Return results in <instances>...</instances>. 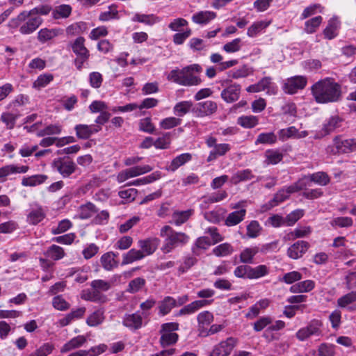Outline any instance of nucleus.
<instances>
[{"instance_id":"nucleus-57","label":"nucleus","mask_w":356,"mask_h":356,"mask_svg":"<svg viewBox=\"0 0 356 356\" xmlns=\"http://www.w3.org/2000/svg\"><path fill=\"white\" fill-rule=\"evenodd\" d=\"M161 177V172L159 171H155L146 177L134 180V181H132L130 184V185H133V186L145 185L147 184L152 183L154 181L159 179Z\"/></svg>"},{"instance_id":"nucleus-60","label":"nucleus","mask_w":356,"mask_h":356,"mask_svg":"<svg viewBox=\"0 0 356 356\" xmlns=\"http://www.w3.org/2000/svg\"><path fill=\"white\" fill-rule=\"evenodd\" d=\"M307 178L312 182L320 186H326L330 183L328 175L324 172H317L309 175Z\"/></svg>"},{"instance_id":"nucleus-34","label":"nucleus","mask_w":356,"mask_h":356,"mask_svg":"<svg viewBox=\"0 0 356 356\" xmlns=\"http://www.w3.org/2000/svg\"><path fill=\"white\" fill-rule=\"evenodd\" d=\"M315 287V282L311 280L298 282L290 287V291L293 293H307Z\"/></svg>"},{"instance_id":"nucleus-4","label":"nucleus","mask_w":356,"mask_h":356,"mask_svg":"<svg viewBox=\"0 0 356 356\" xmlns=\"http://www.w3.org/2000/svg\"><path fill=\"white\" fill-rule=\"evenodd\" d=\"M160 236L164 238L161 248L164 254L171 252L178 246H183L189 241V236L183 232H175L171 227L165 225L161 229Z\"/></svg>"},{"instance_id":"nucleus-46","label":"nucleus","mask_w":356,"mask_h":356,"mask_svg":"<svg viewBox=\"0 0 356 356\" xmlns=\"http://www.w3.org/2000/svg\"><path fill=\"white\" fill-rule=\"evenodd\" d=\"M290 195L285 188L280 190L274 196V197L266 204V209H270L277 206L284 200L289 197Z\"/></svg>"},{"instance_id":"nucleus-29","label":"nucleus","mask_w":356,"mask_h":356,"mask_svg":"<svg viewBox=\"0 0 356 356\" xmlns=\"http://www.w3.org/2000/svg\"><path fill=\"white\" fill-rule=\"evenodd\" d=\"M175 307H177L176 299L171 296H165L159 302V314L161 316H165Z\"/></svg>"},{"instance_id":"nucleus-59","label":"nucleus","mask_w":356,"mask_h":356,"mask_svg":"<svg viewBox=\"0 0 356 356\" xmlns=\"http://www.w3.org/2000/svg\"><path fill=\"white\" fill-rule=\"evenodd\" d=\"M330 224L334 228H347L353 225V220L350 217H336L330 220Z\"/></svg>"},{"instance_id":"nucleus-33","label":"nucleus","mask_w":356,"mask_h":356,"mask_svg":"<svg viewBox=\"0 0 356 356\" xmlns=\"http://www.w3.org/2000/svg\"><path fill=\"white\" fill-rule=\"evenodd\" d=\"M104 310L97 309L90 314L86 318V324L90 327H96L101 325L105 320Z\"/></svg>"},{"instance_id":"nucleus-2","label":"nucleus","mask_w":356,"mask_h":356,"mask_svg":"<svg viewBox=\"0 0 356 356\" xmlns=\"http://www.w3.org/2000/svg\"><path fill=\"white\" fill-rule=\"evenodd\" d=\"M202 67L199 64H192L183 67L175 69L168 74V80L184 86H198L202 83L200 74Z\"/></svg>"},{"instance_id":"nucleus-31","label":"nucleus","mask_w":356,"mask_h":356,"mask_svg":"<svg viewBox=\"0 0 356 356\" xmlns=\"http://www.w3.org/2000/svg\"><path fill=\"white\" fill-rule=\"evenodd\" d=\"M213 314L209 311L202 312L197 315L198 330L201 335L204 334L205 327L213 321Z\"/></svg>"},{"instance_id":"nucleus-43","label":"nucleus","mask_w":356,"mask_h":356,"mask_svg":"<svg viewBox=\"0 0 356 356\" xmlns=\"http://www.w3.org/2000/svg\"><path fill=\"white\" fill-rule=\"evenodd\" d=\"M259 83L261 91L266 90V93L270 95L277 94L278 88L277 85L272 81L271 77H264L259 81Z\"/></svg>"},{"instance_id":"nucleus-32","label":"nucleus","mask_w":356,"mask_h":356,"mask_svg":"<svg viewBox=\"0 0 356 356\" xmlns=\"http://www.w3.org/2000/svg\"><path fill=\"white\" fill-rule=\"evenodd\" d=\"M245 215V209H241L238 211L231 212L227 216L225 224L228 227L235 226L244 220Z\"/></svg>"},{"instance_id":"nucleus-40","label":"nucleus","mask_w":356,"mask_h":356,"mask_svg":"<svg viewBox=\"0 0 356 356\" xmlns=\"http://www.w3.org/2000/svg\"><path fill=\"white\" fill-rule=\"evenodd\" d=\"M312 232L309 226L298 227L293 231L288 233L284 238L287 240H295L298 238H303L309 236Z\"/></svg>"},{"instance_id":"nucleus-58","label":"nucleus","mask_w":356,"mask_h":356,"mask_svg":"<svg viewBox=\"0 0 356 356\" xmlns=\"http://www.w3.org/2000/svg\"><path fill=\"white\" fill-rule=\"evenodd\" d=\"M97 211L92 203H88L81 205L78 211L79 218L81 219H88L95 215Z\"/></svg>"},{"instance_id":"nucleus-25","label":"nucleus","mask_w":356,"mask_h":356,"mask_svg":"<svg viewBox=\"0 0 356 356\" xmlns=\"http://www.w3.org/2000/svg\"><path fill=\"white\" fill-rule=\"evenodd\" d=\"M212 302L213 300H195L181 309L178 315H188L193 314L200 309L210 305Z\"/></svg>"},{"instance_id":"nucleus-22","label":"nucleus","mask_w":356,"mask_h":356,"mask_svg":"<svg viewBox=\"0 0 356 356\" xmlns=\"http://www.w3.org/2000/svg\"><path fill=\"white\" fill-rule=\"evenodd\" d=\"M118 254L113 252H107L103 254L100 258V263L103 268L111 271L118 266V261L116 259Z\"/></svg>"},{"instance_id":"nucleus-41","label":"nucleus","mask_w":356,"mask_h":356,"mask_svg":"<svg viewBox=\"0 0 356 356\" xmlns=\"http://www.w3.org/2000/svg\"><path fill=\"white\" fill-rule=\"evenodd\" d=\"M254 175L250 169L238 170L235 172L231 177L230 181L236 185L241 181H247L254 178Z\"/></svg>"},{"instance_id":"nucleus-30","label":"nucleus","mask_w":356,"mask_h":356,"mask_svg":"<svg viewBox=\"0 0 356 356\" xmlns=\"http://www.w3.org/2000/svg\"><path fill=\"white\" fill-rule=\"evenodd\" d=\"M216 17V13L210 10H203L193 15L191 19L195 24H207L215 19Z\"/></svg>"},{"instance_id":"nucleus-24","label":"nucleus","mask_w":356,"mask_h":356,"mask_svg":"<svg viewBox=\"0 0 356 356\" xmlns=\"http://www.w3.org/2000/svg\"><path fill=\"white\" fill-rule=\"evenodd\" d=\"M356 302V291H352L337 299V306L342 309H347L348 311H353L355 308L353 305Z\"/></svg>"},{"instance_id":"nucleus-26","label":"nucleus","mask_w":356,"mask_h":356,"mask_svg":"<svg viewBox=\"0 0 356 356\" xmlns=\"http://www.w3.org/2000/svg\"><path fill=\"white\" fill-rule=\"evenodd\" d=\"M217 108V104L211 100L200 102L197 105V112L200 117L212 115L216 113Z\"/></svg>"},{"instance_id":"nucleus-20","label":"nucleus","mask_w":356,"mask_h":356,"mask_svg":"<svg viewBox=\"0 0 356 356\" xmlns=\"http://www.w3.org/2000/svg\"><path fill=\"white\" fill-rule=\"evenodd\" d=\"M158 245L159 240L157 238H147L138 241V246L145 257L152 254L157 249Z\"/></svg>"},{"instance_id":"nucleus-63","label":"nucleus","mask_w":356,"mask_h":356,"mask_svg":"<svg viewBox=\"0 0 356 356\" xmlns=\"http://www.w3.org/2000/svg\"><path fill=\"white\" fill-rule=\"evenodd\" d=\"M252 68L248 67L246 65H242L237 69H235L231 72L229 76L233 79H238L241 78H245L253 74Z\"/></svg>"},{"instance_id":"nucleus-48","label":"nucleus","mask_w":356,"mask_h":356,"mask_svg":"<svg viewBox=\"0 0 356 356\" xmlns=\"http://www.w3.org/2000/svg\"><path fill=\"white\" fill-rule=\"evenodd\" d=\"M262 230L263 228L257 220H251L246 227V236L249 238H257Z\"/></svg>"},{"instance_id":"nucleus-9","label":"nucleus","mask_w":356,"mask_h":356,"mask_svg":"<svg viewBox=\"0 0 356 356\" xmlns=\"http://www.w3.org/2000/svg\"><path fill=\"white\" fill-rule=\"evenodd\" d=\"M153 168L149 165H135L126 168L116 175V180L121 184L129 179L134 178L151 172Z\"/></svg>"},{"instance_id":"nucleus-19","label":"nucleus","mask_w":356,"mask_h":356,"mask_svg":"<svg viewBox=\"0 0 356 356\" xmlns=\"http://www.w3.org/2000/svg\"><path fill=\"white\" fill-rule=\"evenodd\" d=\"M122 324L131 330H136L142 327L143 318L138 312L125 314L123 317Z\"/></svg>"},{"instance_id":"nucleus-21","label":"nucleus","mask_w":356,"mask_h":356,"mask_svg":"<svg viewBox=\"0 0 356 356\" xmlns=\"http://www.w3.org/2000/svg\"><path fill=\"white\" fill-rule=\"evenodd\" d=\"M340 26L341 22L337 17L331 18L323 32L325 38L327 40L335 38L339 34Z\"/></svg>"},{"instance_id":"nucleus-3","label":"nucleus","mask_w":356,"mask_h":356,"mask_svg":"<svg viewBox=\"0 0 356 356\" xmlns=\"http://www.w3.org/2000/svg\"><path fill=\"white\" fill-rule=\"evenodd\" d=\"M42 22L41 17L29 14V10H24L16 17L12 18L8 26L10 29L19 28V31L22 35H30L34 33Z\"/></svg>"},{"instance_id":"nucleus-62","label":"nucleus","mask_w":356,"mask_h":356,"mask_svg":"<svg viewBox=\"0 0 356 356\" xmlns=\"http://www.w3.org/2000/svg\"><path fill=\"white\" fill-rule=\"evenodd\" d=\"M54 349L55 346L53 343L47 342L30 353L29 356H48Z\"/></svg>"},{"instance_id":"nucleus-50","label":"nucleus","mask_w":356,"mask_h":356,"mask_svg":"<svg viewBox=\"0 0 356 356\" xmlns=\"http://www.w3.org/2000/svg\"><path fill=\"white\" fill-rule=\"evenodd\" d=\"M237 124L245 129H252L259 124V118L254 115H242L238 118Z\"/></svg>"},{"instance_id":"nucleus-61","label":"nucleus","mask_w":356,"mask_h":356,"mask_svg":"<svg viewBox=\"0 0 356 356\" xmlns=\"http://www.w3.org/2000/svg\"><path fill=\"white\" fill-rule=\"evenodd\" d=\"M250 280L259 279L269 273V268L264 264L256 267L250 266Z\"/></svg>"},{"instance_id":"nucleus-39","label":"nucleus","mask_w":356,"mask_h":356,"mask_svg":"<svg viewBox=\"0 0 356 356\" xmlns=\"http://www.w3.org/2000/svg\"><path fill=\"white\" fill-rule=\"evenodd\" d=\"M193 209L186 211H175L172 215V221L177 226H179L186 222L193 214Z\"/></svg>"},{"instance_id":"nucleus-28","label":"nucleus","mask_w":356,"mask_h":356,"mask_svg":"<svg viewBox=\"0 0 356 356\" xmlns=\"http://www.w3.org/2000/svg\"><path fill=\"white\" fill-rule=\"evenodd\" d=\"M222 60V56L218 53H213L210 56L211 62L214 64H218V70L219 71H224L236 65L238 63L237 60H230L225 62H223Z\"/></svg>"},{"instance_id":"nucleus-16","label":"nucleus","mask_w":356,"mask_h":356,"mask_svg":"<svg viewBox=\"0 0 356 356\" xmlns=\"http://www.w3.org/2000/svg\"><path fill=\"white\" fill-rule=\"evenodd\" d=\"M241 94V86L237 83L232 84L221 92V98L227 103H232L237 101Z\"/></svg>"},{"instance_id":"nucleus-45","label":"nucleus","mask_w":356,"mask_h":356,"mask_svg":"<svg viewBox=\"0 0 356 356\" xmlns=\"http://www.w3.org/2000/svg\"><path fill=\"white\" fill-rule=\"evenodd\" d=\"M47 176L45 175H35L29 177H25L22 180V184L24 186H36L45 182Z\"/></svg>"},{"instance_id":"nucleus-36","label":"nucleus","mask_w":356,"mask_h":356,"mask_svg":"<svg viewBox=\"0 0 356 356\" xmlns=\"http://www.w3.org/2000/svg\"><path fill=\"white\" fill-rule=\"evenodd\" d=\"M264 157V163L266 165H275L282 160L283 154L280 149H270L265 152Z\"/></svg>"},{"instance_id":"nucleus-52","label":"nucleus","mask_w":356,"mask_h":356,"mask_svg":"<svg viewBox=\"0 0 356 356\" xmlns=\"http://www.w3.org/2000/svg\"><path fill=\"white\" fill-rule=\"evenodd\" d=\"M193 106L191 101H181L177 103L173 107V113L175 115L182 117L187 114Z\"/></svg>"},{"instance_id":"nucleus-6","label":"nucleus","mask_w":356,"mask_h":356,"mask_svg":"<svg viewBox=\"0 0 356 356\" xmlns=\"http://www.w3.org/2000/svg\"><path fill=\"white\" fill-rule=\"evenodd\" d=\"M356 151V138L343 139L336 136L332 143L326 148V152L330 155L348 154Z\"/></svg>"},{"instance_id":"nucleus-49","label":"nucleus","mask_w":356,"mask_h":356,"mask_svg":"<svg viewBox=\"0 0 356 356\" xmlns=\"http://www.w3.org/2000/svg\"><path fill=\"white\" fill-rule=\"evenodd\" d=\"M118 19H120V16L117 7L115 5L108 6L107 10L102 12L99 15V20L102 22Z\"/></svg>"},{"instance_id":"nucleus-56","label":"nucleus","mask_w":356,"mask_h":356,"mask_svg":"<svg viewBox=\"0 0 356 356\" xmlns=\"http://www.w3.org/2000/svg\"><path fill=\"white\" fill-rule=\"evenodd\" d=\"M64 249L57 245H52L48 248L45 255L55 261L60 260L65 256Z\"/></svg>"},{"instance_id":"nucleus-18","label":"nucleus","mask_w":356,"mask_h":356,"mask_svg":"<svg viewBox=\"0 0 356 356\" xmlns=\"http://www.w3.org/2000/svg\"><path fill=\"white\" fill-rule=\"evenodd\" d=\"M309 135L307 131H299L295 127L291 126L286 129H280L278 131L280 140L284 141L289 138H303Z\"/></svg>"},{"instance_id":"nucleus-44","label":"nucleus","mask_w":356,"mask_h":356,"mask_svg":"<svg viewBox=\"0 0 356 356\" xmlns=\"http://www.w3.org/2000/svg\"><path fill=\"white\" fill-rule=\"evenodd\" d=\"M259 250V248L257 246L245 248L240 254L241 261L244 264H252L254 257Z\"/></svg>"},{"instance_id":"nucleus-5","label":"nucleus","mask_w":356,"mask_h":356,"mask_svg":"<svg viewBox=\"0 0 356 356\" xmlns=\"http://www.w3.org/2000/svg\"><path fill=\"white\" fill-rule=\"evenodd\" d=\"M324 335V324L322 320L313 318L306 325L300 327L295 334L298 341L304 342L311 339L319 341Z\"/></svg>"},{"instance_id":"nucleus-55","label":"nucleus","mask_w":356,"mask_h":356,"mask_svg":"<svg viewBox=\"0 0 356 356\" xmlns=\"http://www.w3.org/2000/svg\"><path fill=\"white\" fill-rule=\"evenodd\" d=\"M234 252L233 246L228 243H224L215 247L212 252L216 257H223L230 255Z\"/></svg>"},{"instance_id":"nucleus-12","label":"nucleus","mask_w":356,"mask_h":356,"mask_svg":"<svg viewBox=\"0 0 356 356\" xmlns=\"http://www.w3.org/2000/svg\"><path fill=\"white\" fill-rule=\"evenodd\" d=\"M53 167L56 169L63 177H68L76 170L75 163L68 159H63L58 158L53 162Z\"/></svg>"},{"instance_id":"nucleus-38","label":"nucleus","mask_w":356,"mask_h":356,"mask_svg":"<svg viewBox=\"0 0 356 356\" xmlns=\"http://www.w3.org/2000/svg\"><path fill=\"white\" fill-rule=\"evenodd\" d=\"M270 21L261 20L254 22L248 29L247 35L250 38H254L264 31L269 25Z\"/></svg>"},{"instance_id":"nucleus-37","label":"nucleus","mask_w":356,"mask_h":356,"mask_svg":"<svg viewBox=\"0 0 356 356\" xmlns=\"http://www.w3.org/2000/svg\"><path fill=\"white\" fill-rule=\"evenodd\" d=\"M143 258H145V256L141 252L140 249L136 250L135 248H132L127 252L123 254L122 265L132 264L134 261L141 260Z\"/></svg>"},{"instance_id":"nucleus-51","label":"nucleus","mask_w":356,"mask_h":356,"mask_svg":"<svg viewBox=\"0 0 356 356\" xmlns=\"http://www.w3.org/2000/svg\"><path fill=\"white\" fill-rule=\"evenodd\" d=\"M72 13V7L67 4H62L56 6L51 13L52 17L55 19L68 17Z\"/></svg>"},{"instance_id":"nucleus-64","label":"nucleus","mask_w":356,"mask_h":356,"mask_svg":"<svg viewBox=\"0 0 356 356\" xmlns=\"http://www.w3.org/2000/svg\"><path fill=\"white\" fill-rule=\"evenodd\" d=\"M323 18L321 16L314 17L305 23V31L307 33H313L316 32L318 26L322 23Z\"/></svg>"},{"instance_id":"nucleus-17","label":"nucleus","mask_w":356,"mask_h":356,"mask_svg":"<svg viewBox=\"0 0 356 356\" xmlns=\"http://www.w3.org/2000/svg\"><path fill=\"white\" fill-rule=\"evenodd\" d=\"M62 33L63 31L58 28H43L38 32L37 39L41 44H44L52 41Z\"/></svg>"},{"instance_id":"nucleus-42","label":"nucleus","mask_w":356,"mask_h":356,"mask_svg":"<svg viewBox=\"0 0 356 356\" xmlns=\"http://www.w3.org/2000/svg\"><path fill=\"white\" fill-rule=\"evenodd\" d=\"M85 39L83 37H78L72 43V49L76 56H90L89 51L85 47Z\"/></svg>"},{"instance_id":"nucleus-53","label":"nucleus","mask_w":356,"mask_h":356,"mask_svg":"<svg viewBox=\"0 0 356 356\" xmlns=\"http://www.w3.org/2000/svg\"><path fill=\"white\" fill-rule=\"evenodd\" d=\"M341 120L338 116H332L327 120L322 128V135L325 136L335 130L339 126Z\"/></svg>"},{"instance_id":"nucleus-1","label":"nucleus","mask_w":356,"mask_h":356,"mask_svg":"<svg viewBox=\"0 0 356 356\" xmlns=\"http://www.w3.org/2000/svg\"><path fill=\"white\" fill-rule=\"evenodd\" d=\"M312 94L317 103L337 102L341 97V86L333 79L326 78L312 86Z\"/></svg>"},{"instance_id":"nucleus-8","label":"nucleus","mask_w":356,"mask_h":356,"mask_svg":"<svg viewBox=\"0 0 356 356\" xmlns=\"http://www.w3.org/2000/svg\"><path fill=\"white\" fill-rule=\"evenodd\" d=\"M205 143L208 147L212 148L207 159L208 162L216 160L218 157L225 156L231 149L228 143H217V139L211 136L207 137Z\"/></svg>"},{"instance_id":"nucleus-15","label":"nucleus","mask_w":356,"mask_h":356,"mask_svg":"<svg viewBox=\"0 0 356 356\" xmlns=\"http://www.w3.org/2000/svg\"><path fill=\"white\" fill-rule=\"evenodd\" d=\"M46 217V211L40 205L33 204L27 216V222L31 225H37Z\"/></svg>"},{"instance_id":"nucleus-11","label":"nucleus","mask_w":356,"mask_h":356,"mask_svg":"<svg viewBox=\"0 0 356 356\" xmlns=\"http://www.w3.org/2000/svg\"><path fill=\"white\" fill-rule=\"evenodd\" d=\"M307 79L304 76H294L284 81L283 90L290 95L296 93L299 90L305 88Z\"/></svg>"},{"instance_id":"nucleus-47","label":"nucleus","mask_w":356,"mask_h":356,"mask_svg":"<svg viewBox=\"0 0 356 356\" xmlns=\"http://www.w3.org/2000/svg\"><path fill=\"white\" fill-rule=\"evenodd\" d=\"M19 115L12 112H3L1 115L0 121L6 126L7 129H14L16 121L19 118Z\"/></svg>"},{"instance_id":"nucleus-54","label":"nucleus","mask_w":356,"mask_h":356,"mask_svg":"<svg viewBox=\"0 0 356 356\" xmlns=\"http://www.w3.org/2000/svg\"><path fill=\"white\" fill-rule=\"evenodd\" d=\"M196 262L197 259L194 256L187 255L184 257L177 269L179 274L186 273Z\"/></svg>"},{"instance_id":"nucleus-35","label":"nucleus","mask_w":356,"mask_h":356,"mask_svg":"<svg viewBox=\"0 0 356 356\" xmlns=\"http://www.w3.org/2000/svg\"><path fill=\"white\" fill-rule=\"evenodd\" d=\"M191 159L192 156L189 153L181 154L173 159L170 163L167 165L166 170L168 171L175 172L179 167L191 161Z\"/></svg>"},{"instance_id":"nucleus-23","label":"nucleus","mask_w":356,"mask_h":356,"mask_svg":"<svg viewBox=\"0 0 356 356\" xmlns=\"http://www.w3.org/2000/svg\"><path fill=\"white\" fill-rule=\"evenodd\" d=\"M86 341L87 339L85 336L78 335L64 343L60 348V351L61 353H68L72 350L81 348Z\"/></svg>"},{"instance_id":"nucleus-7","label":"nucleus","mask_w":356,"mask_h":356,"mask_svg":"<svg viewBox=\"0 0 356 356\" xmlns=\"http://www.w3.org/2000/svg\"><path fill=\"white\" fill-rule=\"evenodd\" d=\"M179 330V323L175 322L165 323L161 325L159 331L161 334L160 344L163 348L175 344L179 335L174 332Z\"/></svg>"},{"instance_id":"nucleus-13","label":"nucleus","mask_w":356,"mask_h":356,"mask_svg":"<svg viewBox=\"0 0 356 356\" xmlns=\"http://www.w3.org/2000/svg\"><path fill=\"white\" fill-rule=\"evenodd\" d=\"M102 127L98 124H79L74 127L76 136L82 140L88 139L91 136L99 132Z\"/></svg>"},{"instance_id":"nucleus-10","label":"nucleus","mask_w":356,"mask_h":356,"mask_svg":"<svg viewBox=\"0 0 356 356\" xmlns=\"http://www.w3.org/2000/svg\"><path fill=\"white\" fill-rule=\"evenodd\" d=\"M237 343L236 338L228 337L215 345L208 356H229Z\"/></svg>"},{"instance_id":"nucleus-14","label":"nucleus","mask_w":356,"mask_h":356,"mask_svg":"<svg viewBox=\"0 0 356 356\" xmlns=\"http://www.w3.org/2000/svg\"><path fill=\"white\" fill-rule=\"evenodd\" d=\"M309 247L307 241H298L287 249V256L292 259H298L306 253Z\"/></svg>"},{"instance_id":"nucleus-27","label":"nucleus","mask_w":356,"mask_h":356,"mask_svg":"<svg viewBox=\"0 0 356 356\" xmlns=\"http://www.w3.org/2000/svg\"><path fill=\"white\" fill-rule=\"evenodd\" d=\"M131 20L134 22L142 23L147 26H153L160 22L161 19L154 14L146 15L137 13L134 15Z\"/></svg>"}]
</instances>
